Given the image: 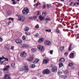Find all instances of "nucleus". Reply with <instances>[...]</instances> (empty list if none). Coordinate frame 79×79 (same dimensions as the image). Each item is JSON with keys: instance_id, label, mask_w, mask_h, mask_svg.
Returning a JSON list of instances; mask_svg holds the SVG:
<instances>
[{"instance_id": "f257e3e1", "label": "nucleus", "mask_w": 79, "mask_h": 79, "mask_svg": "<svg viewBox=\"0 0 79 79\" xmlns=\"http://www.w3.org/2000/svg\"><path fill=\"white\" fill-rule=\"evenodd\" d=\"M22 13L23 15H27L28 13H29V9L27 7L24 8L22 10Z\"/></svg>"}, {"instance_id": "f03ea898", "label": "nucleus", "mask_w": 79, "mask_h": 79, "mask_svg": "<svg viewBox=\"0 0 79 79\" xmlns=\"http://www.w3.org/2000/svg\"><path fill=\"white\" fill-rule=\"evenodd\" d=\"M71 25L72 26L71 27V29H73L74 28L76 31H78L79 30V27L78 25L76 24H72Z\"/></svg>"}, {"instance_id": "7ed1b4c3", "label": "nucleus", "mask_w": 79, "mask_h": 79, "mask_svg": "<svg viewBox=\"0 0 79 79\" xmlns=\"http://www.w3.org/2000/svg\"><path fill=\"white\" fill-rule=\"evenodd\" d=\"M51 72L50 70L48 69H44L43 72L42 73L43 74H50Z\"/></svg>"}, {"instance_id": "20e7f679", "label": "nucleus", "mask_w": 79, "mask_h": 79, "mask_svg": "<svg viewBox=\"0 0 79 79\" xmlns=\"http://www.w3.org/2000/svg\"><path fill=\"white\" fill-rule=\"evenodd\" d=\"M5 61H8V59L7 58H5V57H0V64L3 63V62H5Z\"/></svg>"}, {"instance_id": "39448f33", "label": "nucleus", "mask_w": 79, "mask_h": 79, "mask_svg": "<svg viewBox=\"0 0 79 79\" xmlns=\"http://www.w3.org/2000/svg\"><path fill=\"white\" fill-rule=\"evenodd\" d=\"M18 19L19 21L23 22L25 20V17L23 15H19L18 16Z\"/></svg>"}, {"instance_id": "423d86ee", "label": "nucleus", "mask_w": 79, "mask_h": 79, "mask_svg": "<svg viewBox=\"0 0 79 79\" xmlns=\"http://www.w3.org/2000/svg\"><path fill=\"white\" fill-rule=\"evenodd\" d=\"M23 69L24 71V73H28L29 70L28 67L26 65L23 66Z\"/></svg>"}, {"instance_id": "0eeeda50", "label": "nucleus", "mask_w": 79, "mask_h": 79, "mask_svg": "<svg viewBox=\"0 0 79 79\" xmlns=\"http://www.w3.org/2000/svg\"><path fill=\"white\" fill-rule=\"evenodd\" d=\"M20 56H21V57L24 58L26 57V56H27V53H26V52L25 51H23L21 52L20 54Z\"/></svg>"}, {"instance_id": "6e6552de", "label": "nucleus", "mask_w": 79, "mask_h": 79, "mask_svg": "<svg viewBox=\"0 0 79 79\" xmlns=\"http://www.w3.org/2000/svg\"><path fill=\"white\" fill-rule=\"evenodd\" d=\"M58 70V68L57 67L54 66L52 67V71L53 73H56L57 72V70Z\"/></svg>"}, {"instance_id": "1a4fd4ad", "label": "nucleus", "mask_w": 79, "mask_h": 79, "mask_svg": "<svg viewBox=\"0 0 79 79\" xmlns=\"http://www.w3.org/2000/svg\"><path fill=\"white\" fill-rule=\"evenodd\" d=\"M38 48L41 52H43L44 50V47L41 45H39L38 46Z\"/></svg>"}, {"instance_id": "9d476101", "label": "nucleus", "mask_w": 79, "mask_h": 79, "mask_svg": "<svg viewBox=\"0 0 79 79\" xmlns=\"http://www.w3.org/2000/svg\"><path fill=\"white\" fill-rule=\"evenodd\" d=\"M10 67L9 65L4 66V67L3 69L4 71H9Z\"/></svg>"}, {"instance_id": "9b49d317", "label": "nucleus", "mask_w": 79, "mask_h": 79, "mask_svg": "<svg viewBox=\"0 0 79 79\" xmlns=\"http://www.w3.org/2000/svg\"><path fill=\"white\" fill-rule=\"evenodd\" d=\"M51 19L49 18V17L48 16L46 17V18H45L44 20V21H46L44 22V24L46 25L47 23H48V21H51Z\"/></svg>"}, {"instance_id": "f8f14e48", "label": "nucleus", "mask_w": 79, "mask_h": 79, "mask_svg": "<svg viewBox=\"0 0 79 79\" xmlns=\"http://www.w3.org/2000/svg\"><path fill=\"white\" fill-rule=\"evenodd\" d=\"M44 43L46 45H49L51 44V42L48 40H47L44 41Z\"/></svg>"}, {"instance_id": "ddd939ff", "label": "nucleus", "mask_w": 79, "mask_h": 79, "mask_svg": "<svg viewBox=\"0 0 79 79\" xmlns=\"http://www.w3.org/2000/svg\"><path fill=\"white\" fill-rule=\"evenodd\" d=\"M15 42L16 43L18 44H21L22 43V40L20 39H17L15 40Z\"/></svg>"}, {"instance_id": "4468645a", "label": "nucleus", "mask_w": 79, "mask_h": 79, "mask_svg": "<svg viewBox=\"0 0 79 79\" xmlns=\"http://www.w3.org/2000/svg\"><path fill=\"white\" fill-rule=\"evenodd\" d=\"M49 62V59H44L43 61V64H47Z\"/></svg>"}, {"instance_id": "2eb2a0df", "label": "nucleus", "mask_w": 79, "mask_h": 79, "mask_svg": "<svg viewBox=\"0 0 79 79\" xmlns=\"http://www.w3.org/2000/svg\"><path fill=\"white\" fill-rule=\"evenodd\" d=\"M39 18L40 21H44L45 19V18L43 16H42L41 15H40L39 16Z\"/></svg>"}, {"instance_id": "dca6fc26", "label": "nucleus", "mask_w": 79, "mask_h": 79, "mask_svg": "<svg viewBox=\"0 0 79 79\" xmlns=\"http://www.w3.org/2000/svg\"><path fill=\"white\" fill-rule=\"evenodd\" d=\"M44 41V39L42 38H40L39 39L38 41L39 43H42Z\"/></svg>"}, {"instance_id": "f3484780", "label": "nucleus", "mask_w": 79, "mask_h": 79, "mask_svg": "<svg viewBox=\"0 0 79 79\" xmlns=\"http://www.w3.org/2000/svg\"><path fill=\"white\" fill-rule=\"evenodd\" d=\"M59 50L61 52H63L64 50V46L60 47L59 48Z\"/></svg>"}, {"instance_id": "a211bd4d", "label": "nucleus", "mask_w": 79, "mask_h": 79, "mask_svg": "<svg viewBox=\"0 0 79 79\" xmlns=\"http://www.w3.org/2000/svg\"><path fill=\"white\" fill-rule=\"evenodd\" d=\"M65 61L64 58V57H62L60 59L59 62H64Z\"/></svg>"}, {"instance_id": "6ab92c4d", "label": "nucleus", "mask_w": 79, "mask_h": 79, "mask_svg": "<svg viewBox=\"0 0 79 79\" xmlns=\"http://www.w3.org/2000/svg\"><path fill=\"white\" fill-rule=\"evenodd\" d=\"M6 15H7L8 16H10V15H11V12L10 10H6Z\"/></svg>"}, {"instance_id": "aec40b11", "label": "nucleus", "mask_w": 79, "mask_h": 79, "mask_svg": "<svg viewBox=\"0 0 79 79\" xmlns=\"http://www.w3.org/2000/svg\"><path fill=\"white\" fill-rule=\"evenodd\" d=\"M39 59H35V60L33 62V63L34 64H36V63H37L39 62Z\"/></svg>"}, {"instance_id": "412c9836", "label": "nucleus", "mask_w": 79, "mask_h": 79, "mask_svg": "<svg viewBox=\"0 0 79 79\" xmlns=\"http://www.w3.org/2000/svg\"><path fill=\"white\" fill-rule=\"evenodd\" d=\"M29 29H30V28H29V27L27 26H25L24 30L25 31H28Z\"/></svg>"}, {"instance_id": "4be33fe9", "label": "nucleus", "mask_w": 79, "mask_h": 79, "mask_svg": "<svg viewBox=\"0 0 79 79\" xmlns=\"http://www.w3.org/2000/svg\"><path fill=\"white\" fill-rule=\"evenodd\" d=\"M33 59L34 57L33 56H32L30 58L28 59V60L29 61H32V60H33Z\"/></svg>"}, {"instance_id": "5701e85b", "label": "nucleus", "mask_w": 79, "mask_h": 79, "mask_svg": "<svg viewBox=\"0 0 79 79\" xmlns=\"http://www.w3.org/2000/svg\"><path fill=\"white\" fill-rule=\"evenodd\" d=\"M31 51L32 52H33L34 53V52H36L37 51V49L35 48H32L31 49Z\"/></svg>"}, {"instance_id": "b1692460", "label": "nucleus", "mask_w": 79, "mask_h": 79, "mask_svg": "<svg viewBox=\"0 0 79 79\" xmlns=\"http://www.w3.org/2000/svg\"><path fill=\"white\" fill-rule=\"evenodd\" d=\"M56 32H57V33H58V34H61V31L60 30H59L58 28H57L56 29Z\"/></svg>"}, {"instance_id": "393cba45", "label": "nucleus", "mask_w": 79, "mask_h": 79, "mask_svg": "<svg viewBox=\"0 0 79 79\" xmlns=\"http://www.w3.org/2000/svg\"><path fill=\"white\" fill-rule=\"evenodd\" d=\"M4 79H11V78L10 77H8V76H7L6 75L5 76V78H4Z\"/></svg>"}, {"instance_id": "a878e982", "label": "nucleus", "mask_w": 79, "mask_h": 79, "mask_svg": "<svg viewBox=\"0 0 79 79\" xmlns=\"http://www.w3.org/2000/svg\"><path fill=\"white\" fill-rule=\"evenodd\" d=\"M23 47L25 48H28L29 46L27 44H23Z\"/></svg>"}, {"instance_id": "bb28decb", "label": "nucleus", "mask_w": 79, "mask_h": 79, "mask_svg": "<svg viewBox=\"0 0 79 79\" xmlns=\"http://www.w3.org/2000/svg\"><path fill=\"white\" fill-rule=\"evenodd\" d=\"M22 39L23 40H26V36L23 35L22 37Z\"/></svg>"}, {"instance_id": "cd10ccee", "label": "nucleus", "mask_w": 79, "mask_h": 79, "mask_svg": "<svg viewBox=\"0 0 79 79\" xmlns=\"http://www.w3.org/2000/svg\"><path fill=\"white\" fill-rule=\"evenodd\" d=\"M74 53H72L70 55V58H74Z\"/></svg>"}, {"instance_id": "c85d7f7f", "label": "nucleus", "mask_w": 79, "mask_h": 79, "mask_svg": "<svg viewBox=\"0 0 79 79\" xmlns=\"http://www.w3.org/2000/svg\"><path fill=\"white\" fill-rule=\"evenodd\" d=\"M72 44H70V45L69 48V51H70L71 50V47L72 46Z\"/></svg>"}, {"instance_id": "c756f323", "label": "nucleus", "mask_w": 79, "mask_h": 79, "mask_svg": "<svg viewBox=\"0 0 79 79\" xmlns=\"http://www.w3.org/2000/svg\"><path fill=\"white\" fill-rule=\"evenodd\" d=\"M59 68H61V67L63 66V64L62 63H60L59 64Z\"/></svg>"}, {"instance_id": "7c9ffc66", "label": "nucleus", "mask_w": 79, "mask_h": 79, "mask_svg": "<svg viewBox=\"0 0 79 79\" xmlns=\"http://www.w3.org/2000/svg\"><path fill=\"white\" fill-rule=\"evenodd\" d=\"M74 66V64L73 63H70L69 64V67H70V66Z\"/></svg>"}, {"instance_id": "2f4dec72", "label": "nucleus", "mask_w": 79, "mask_h": 79, "mask_svg": "<svg viewBox=\"0 0 79 79\" xmlns=\"http://www.w3.org/2000/svg\"><path fill=\"white\" fill-rule=\"evenodd\" d=\"M25 34L27 35H31V33H30V32H25Z\"/></svg>"}, {"instance_id": "473e14b6", "label": "nucleus", "mask_w": 79, "mask_h": 79, "mask_svg": "<svg viewBox=\"0 0 79 79\" xmlns=\"http://www.w3.org/2000/svg\"><path fill=\"white\" fill-rule=\"evenodd\" d=\"M11 65L12 67H15V63H12V64H11Z\"/></svg>"}, {"instance_id": "72a5a7b5", "label": "nucleus", "mask_w": 79, "mask_h": 79, "mask_svg": "<svg viewBox=\"0 0 79 79\" xmlns=\"http://www.w3.org/2000/svg\"><path fill=\"white\" fill-rule=\"evenodd\" d=\"M52 6L50 4H47V7L48 8H49L51 7Z\"/></svg>"}, {"instance_id": "f704fd0d", "label": "nucleus", "mask_w": 79, "mask_h": 79, "mask_svg": "<svg viewBox=\"0 0 79 79\" xmlns=\"http://www.w3.org/2000/svg\"><path fill=\"white\" fill-rule=\"evenodd\" d=\"M76 5H79V2H76V3H74L73 4L74 6H75Z\"/></svg>"}, {"instance_id": "c9c22d12", "label": "nucleus", "mask_w": 79, "mask_h": 79, "mask_svg": "<svg viewBox=\"0 0 79 79\" xmlns=\"http://www.w3.org/2000/svg\"><path fill=\"white\" fill-rule=\"evenodd\" d=\"M39 28V26L38 24H37L35 27V28H36V29H38Z\"/></svg>"}, {"instance_id": "e433bc0d", "label": "nucleus", "mask_w": 79, "mask_h": 79, "mask_svg": "<svg viewBox=\"0 0 79 79\" xmlns=\"http://www.w3.org/2000/svg\"><path fill=\"white\" fill-rule=\"evenodd\" d=\"M42 15L43 16H45V15H46V12L45 11L44 12H43Z\"/></svg>"}, {"instance_id": "4c0bfd02", "label": "nucleus", "mask_w": 79, "mask_h": 79, "mask_svg": "<svg viewBox=\"0 0 79 79\" xmlns=\"http://www.w3.org/2000/svg\"><path fill=\"white\" fill-rule=\"evenodd\" d=\"M69 72L68 71V70H65L64 72V73L65 74H68V73Z\"/></svg>"}, {"instance_id": "58836bf2", "label": "nucleus", "mask_w": 79, "mask_h": 79, "mask_svg": "<svg viewBox=\"0 0 79 79\" xmlns=\"http://www.w3.org/2000/svg\"><path fill=\"white\" fill-rule=\"evenodd\" d=\"M43 9H45V8H46V5H45V4H44L43 5Z\"/></svg>"}, {"instance_id": "ea45409f", "label": "nucleus", "mask_w": 79, "mask_h": 79, "mask_svg": "<svg viewBox=\"0 0 79 79\" xmlns=\"http://www.w3.org/2000/svg\"><path fill=\"white\" fill-rule=\"evenodd\" d=\"M34 36L35 37H37L39 36V34H35V35Z\"/></svg>"}, {"instance_id": "a19ab883", "label": "nucleus", "mask_w": 79, "mask_h": 79, "mask_svg": "<svg viewBox=\"0 0 79 79\" xmlns=\"http://www.w3.org/2000/svg\"><path fill=\"white\" fill-rule=\"evenodd\" d=\"M39 5H40V3L39 2H38L36 4V6H38Z\"/></svg>"}, {"instance_id": "79ce46f5", "label": "nucleus", "mask_w": 79, "mask_h": 79, "mask_svg": "<svg viewBox=\"0 0 79 79\" xmlns=\"http://www.w3.org/2000/svg\"><path fill=\"white\" fill-rule=\"evenodd\" d=\"M14 46H11V48H10L11 50H14Z\"/></svg>"}, {"instance_id": "37998d69", "label": "nucleus", "mask_w": 79, "mask_h": 79, "mask_svg": "<svg viewBox=\"0 0 79 79\" xmlns=\"http://www.w3.org/2000/svg\"><path fill=\"white\" fill-rule=\"evenodd\" d=\"M33 19V17H30L29 18V20H32Z\"/></svg>"}, {"instance_id": "c03bdc74", "label": "nucleus", "mask_w": 79, "mask_h": 79, "mask_svg": "<svg viewBox=\"0 0 79 79\" xmlns=\"http://www.w3.org/2000/svg\"><path fill=\"white\" fill-rule=\"evenodd\" d=\"M33 19H37V16H33Z\"/></svg>"}, {"instance_id": "a18cd8bd", "label": "nucleus", "mask_w": 79, "mask_h": 79, "mask_svg": "<svg viewBox=\"0 0 79 79\" xmlns=\"http://www.w3.org/2000/svg\"><path fill=\"white\" fill-rule=\"evenodd\" d=\"M3 41V39L2 38V37L1 36H0V42H2Z\"/></svg>"}, {"instance_id": "49530a36", "label": "nucleus", "mask_w": 79, "mask_h": 79, "mask_svg": "<svg viewBox=\"0 0 79 79\" xmlns=\"http://www.w3.org/2000/svg\"><path fill=\"white\" fill-rule=\"evenodd\" d=\"M20 71H24V70L23 69V67H22V68H20Z\"/></svg>"}, {"instance_id": "de8ad7c7", "label": "nucleus", "mask_w": 79, "mask_h": 79, "mask_svg": "<svg viewBox=\"0 0 79 79\" xmlns=\"http://www.w3.org/2000/svg\"><path fill=\"white\" fill-rule=\"evenodd\" d=\"M68 54V52H65V53H64V55L65 56H67Z\"/></svg>"}, {"instance_id": "09e8293b", "label": "nucleus", "mask_w": 79, "mask_h": 79, "mask_svg": "<svg viewBox=\"0 0 79 79\" xmlns=\"http://www.w3.org/2000/svg\"><path fill=\"white\" fill-rule=\"evenodd\" d=\"M53 51L52 50L50 51V54H53Z\"/></svg>"}, {"instance_id": "8fccbe9b", "label": "nucleus", "mask_w": 79, "mask_h": 79, "mask_svg": "<svg viewBox=\"0 0 79 79\" xmlns=\"http://www.w3.org/2000/svg\"><path fill=\"white\" fill-rule=\"evenodd\" d=\"M62 77L64 78V79H66V75L64 76V75H62Z\"/></svg>"}, {"instance_id": "3c124183", "label": "nucleus", "mask_w": 79, "mask_h": 79, "mask_svg": "<svg viewBox=\"0 0 79 79\" xmlns=\"http://www.w3.org/2000/svg\"><path fill=\"white\" fill-rule=\"evenodd\" d=\"M8 19H11V20H12V21H13V20H14V19L12 18L11 17L8 18Z\"/></svg>"}, {"instance_id": "603ef678", "label": "nucleus", "mask_w": 79, "mask_h": 79, "mask_svg": "<svg viewBox=\"0 0 79 79\" xmlns=\"http://www.w3.org/2000/svg\"><path fill=\"white\" fill-rule=\"evenodd\" d=\"M32 68H35V65L34 64H33L31 66Z\"/></svg>"}, {"instance_id": "864d4df0", "label": "nucleus", "mask_w": 79, "mask_h": 79, "mask_svg": "<svg viewBox=\"0 0 79 79\" xmlns=\"http://www.w3.org/2000/svg\"><path fill=\"white\" fill-rule=\"evenodd\" d=\"M71 69H74V66H73V65H72L71 67Z\"/></svg>"}, {"instance_id": "5fc2aeb1", "label": "nucleus", "mask_w": 79, "mask_h": 79, "mask_svg": "<svg viewBox=\"0 0 79 79\" xmlns=\"http://www.w3.org/2000/svg\"><path fill=\"white\" fill-rule=\"evenodd\" d=\"M70 34H71V33L70 32H69L68 34V35L69 37L70 36Z\"/></svg>"}, {"instance_id": "6e6d98bb", "label": "nucleus", "mask_w": 79, "mask_h": 79, "mask_svg": "<svg viewBox=\"0 0 79 79\" xmlns=\"http://www.w3.org/2000/svg\"><path fill=\"white\" fill-rule=\"evenodd\" d=\"M13 5H15V4H16V2H13Z\"/></svg>"}, {"instance_id": "4d7b16f0", "label": "nucleus", "mask_w": 79, "mask_h": 79, "mask_svg": "<svg viewBox=\"0 0 79 79\" xmlns=\"http://www.w3.org/2000/svg\"><path fill=\"white\" fill-rule=\"evenodd\" d=\"M2 72L0 71V76H2Z\"/></svg>"}, {"instance_id": "13d9d810", "label": "nucleus", "mask_w": 79, "mask_h": 79, "mask_svg": "<svg viewBox=\"0 0 79 79\" xmlns=\"http://www.w3.org/2000/svg\"><path fill=\"white\" fill-rule=\"evenodd\" d=\"M40 14V13H39V11H38V12L37 13V15H39Z\"/></svg>"}, {"instance_id": "bf43d9fd", "label": "nucleus", "mask_w": 79, "mask_h": 79, "mask_svg": "<svg viewBox=\"0 0 79 79\" xmlns=\"http://www.w3.org/2000/svg\"><path fill=\"white\" fill-rule=\"evenodd\" d=\"M63 26H66V24H64V23H62Z\"/></svg>"}, {"instance_id": "052dcab7", "label": "nucleus", "mask_w": 79, "mask_h": 79, "mask_svg": "<svg viewBox=\"0 0 79 79\" xmlns=\"http://www.w3.org/2000/svg\"><path fill=\"white\" fill-rule=\"evenodd\" d=\"M63 31H64V32L67 31L65 29H63Z\"/></svg>"}, {"instance_id": "680f3d73", "label": "nucleus", "mask_w": 79, "mask_h": 79, "mask_svg": "<svg viewBox=\"0 0 79 79\" xmlns=\"http://www.w3.org/2000/svg\"><path fill=\"white\" fill-rule=\"evenodd\" d=\"M67 27L68 28H69L70 27H71V26H67Z\"/></svg>"}, {"instance_id": "e2e57ef3", "label": "nucleus", "mask_w": 79, "mask_h": 79, "mask_svg": "<svg viewBox=\"0 0 79 79\" xmlns=\"http://www.w3.org/2000/svg\"><path fill=\"white\" fill-rule=\"evenodd\" d=\"M45 31H46V32H49V31H48V30H45Z\"/></svg>"}, {"instance_id": "0e129e2a", "label": "nucleus", "mask_w": 79, "mask_h": 79, "mask_svg": "<svg viewBox=\"0 0 79 79\" xmlns=\"http://www.w3.org/2000/svg\"><path fill=\"white\" fill-rule=\"evenodd\" d=\"M58 74H60V71H59L58 72Z\"/></svg>"}, {"instance_id": "69168bd1", "label": "nucleus", "mask_w": 79, "mask_h": 79, "mask_svg": "<svg viewBox=\"0 0 79 79\" xmlns=\"http://www.w3.org/2000/svg\"><path fill=\"white\" fill-rule=\"evenodd\" d=\"M10 23H11V22H9L8 23V25H9V24H10Z\"/></svg>"}, {"instance_id": "338daca9", "label": "nucleus", "mask_w": 79, "mask_h": 79, "mask_svg": "<svg viewBox=\"0 0 79 79\" xmlns=\"http://www.w3.org/2000/svg\"><path fill=\"white\" fill-rule=\"evenodd\" d=\"M49 32H51V29H50L49 30Z\"/></svg>"}, {"instance_id": "774afa93", "label": "nucleus", "mask_w": 79, "mask_h": 79, "mask_svg": "<svg viewBox=\"0 0 79 79\" xmlns=\"http://www.w3.org/2000/svg\"><path fill=\"white\" fill-rule=\"evenodd\" d=\"M33 79H37L36 77H35L34 78H33Z\"/></svg>"}]
</instances>
